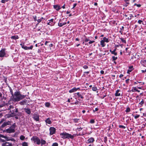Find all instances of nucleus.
<instances>
[{"label": "nucleus", "instance_id": "24", "mask_svg": "<svg viewBox=\"0 0 146 146\" xmlns=\"http://www.w3.org/2000/svg\"><path fill=\"white\" fill-rule=\"evenodd\" d=\"M53 19H50L49 21V22L48 23V25H53Z\"/></svg>", "mask_w": 146, "mask_h": 146}, {"label": "nucleus", "instance_id": "39", "mask_svg": "<svg viewBox=\"0 0 146 146\" xmlns=\"http://www.w3.org/2000/svg\"><path fill=\"white\" fill-rule=\"evenodd\" d=\"M112 58L113 61H114L116 60L117 58V57L113 56L112 57Z\"/></svg>", "mask_w": 146, "mask_h": 146}, {"label": "nucleus", "instance_id": "16", "mask_svg": "<svg viewBox=\"0 0 146 146\" xmlns=\"http://www.w3.org/2000/svg\"><path fill=\"white\" fill-rule=\"evenodd\" d=\"M53 7L56 10L58 11L61 8L58 5H55L53 6Z\"/></svg>", "mask_w": 146, "mask_h": 146}, {"label": "nucleus", "instance_id": "28", "mask_svg": "<svg viewBox=\"0 0 146 146\" xmlns=\"http://www.w3.org/2000/svg\"><path fill=\"white\" fill-rule=\"evenodd\" d=\"M92 90L94 91H96L97 90V88L96 86H94L92 88Z\"/></svg>", "mask_w": 146, "mask_h": 146}, {"label": "nucleus", "instance_id": "26", "mask_svg": "<svg viewBox=\"0 0 146 146\" xmlns=\"http://www.w3.org/2000/svg\"><path fill=\"white\" fill-rule=\"evenodd\" d=\"M141 63L144 66H145V65L146 64V60H141Z\"/></svg>", "mask_w": 146, "mask_h": 146}, {"label": "nucleus", "instance_id": "60", "mask_svg": "<svg viewBox=\"0 0 146 146\" xmlns=\"http://www.w3.org/2000/svg\"><path fill=\"white\" fill-rule=\"evenodd\" d=\"M53 45V44L52 43H51L49 44V46L50 47H51Z\"/></svg>", "mask_w": 146, "mask_h": 146}, {"label": "nucleus", "instance_id": "37", "mask_svg": "<svg viewBox=\"0 0 146 146\" xmlns=\"http://www.w3.org/2000/svg\"><path fill=\"white\" fill-rule=\"evenodd\" d=\"M50 103L46 102L45 104V105L46 107H49L50 106Z\"/></svg>", "mask_w": 146, "mask_h": 146}, {"label": "nucleus", "instance_id": "53", "mask_svg": "<svg viewBox=\"0 0 146 146\" xmlns=\"http://www.w3.org/2000/svg\"><path fill=\"white\" fill-rule=\"evenodd\" d=\"M77 95L79 97H80L82 95L81 94H80L79 92H78L76 93Z\"/></svg>", "mask_w": 146, "mask_h": 146}, {"label": "nucleus", "instance_id": "33", "mask_svg": "<svg viewBox=\"0 0 146 146\" xmlns=\"http://www.w3.org/2000/svg\"><path fill=\"white\" fill-rule=\"evenodd\" d=\"M42 19H43V18L42 17L40 19H38L37 20L38 22V23L36 24V25H37L38 24V23H40L42 21Z\"/></svg>", "mask_w": 146, "mask_h": 146}, {"label": "nucleus", "instance_id": "19", "mask_svg": "<svg viewBox=\"0 0 146 146\" xmlns=\"http://www.w3.org/2000/svg\"><path fill=\"white\" fill-rule=\"evenodd\" d=\"M11 38L12 39L17 40L19 38V37L17 35L13 36L11 37Z\"/></svg>", "mask_w": 146, "mask_h": 146}, {"label": "nucleus", "instance_id": "25", "mask_svg": "<svg viewBox=\"0 0 146 146\" xmlns=\"http://www.w3.org/2000/svg\"><path fill=\"white\" fill-rule=\"evenodd\" d=\"M66 22H64V23H60L59 22L58 24V25L60 27H62L63 25L66 24Z\"/></svg>", "mask_w": 146, "mask_h": 146}, {"label": "nucleus", "instance_id": "31", "mask_svg": "<svg viewBox=\"0 0 146 146\" xmlns=\"http://www.w3.org/2000/svg\"><path fill=\"white\" fill-rule=\"evenodd\" d=\"M120 39L122 41V42H123L125 43H126V40L124 38H120Z\"/></svg>", "mask_w": 146, "mask_h": 146}, {"label": "nucleus", "instance_id": "27", "mask_svg": "<svg viewBox=\"0 0 146 146\" xmlns=\"http://www.w3.org/2000/svg\"><path fill=\"white\" fill-rule=\"evenodd\" d=\"M22 146H28V143L27 142H24L22 144Z\"/></svg>", "mask_w": 146, "mask_h": 146}, {"label": "nucleus", "instance_id": "6", "mask_svg": "<svg viewBox=\"0 0 146 146\" xmlns=\"http://www.w3.org/2000/svg\"><path fill=\"white\" fill-rule=\"evenodd\" d=\"M56 129L54 127H51L50 128V135H52L56 132Z\"/></svg>", "mask_w": 146, "mask_h": 146}, {"label": "nucleus", "instance_id": "59", "mask_svg": "<svg viewBox=\"0 0 146 146\" xmlns=\"http://www.w3.org/2000/svg\"><path fill=\"white\" fill-rule=\"evenodd\" d=\"M129 79H127L125 80V82L127 83H128L129 82Z\"/></svg>", "mask_w": 146, "mask_h": 146}, {"label": "nucleus", "instance_id": "43", "mask_svg": "<svg viewBox=\"0 0 146 146\" xmlns=\"http://www.w3.org/2000/svg\"><path fill=\"white\" fill-rule=\"evenodd\" d=\"M10 92L11 93V94L12 95V96H11V98H12V97L13 96V95H14V94H13V91H12V90L11 89V90H10Z\"/></svg>", "mask_w": 146, "mask_h": 146}, {"label": "nucleus", "instance_id": "3", "mask_svg": "<svg viewBox=\"0 0 146 146\" xmlns=\"http://www.w3.org/2000/svg\"><path fill=\"white\" fill-rule=\"evenodd\" d=\"M61 137L63 139H68L70 138L73 139L74 137V135H72L70 134L67 133L65 132H63L62 133H61L60 134Z\"/></svg>", "mask_w": 146, "mask_h": 146}, {"label": "nucleus", "instance_id": "12", "mask_svg": "<svg viewBox=\"0 0 146 146\" xmlns=\"http://www.w3.org/2000/svg\"><path fill=\"white\" fill-rule=\"evenodd\" d=\"M4 132H6L8 133H11L14 132L15 131H13V129H10L9 128L4 130Z\"/></svg>", "mask_w": 146, "mask_h": 146}, {"label": "nucleus", "instance_id": "18", "mask_svg": "<svg viewBox=\"0 0 146 146\" xmlns=\"http://www.w3.org/2000/svg\"><path fill=\"white\" fill-rule=\"evenodd\" d=\"M27 102V100H24L21 102H20L19 103L21 105H25Z\"/></svg>", "mask_w": 146, "mask_h": 146}, {"label": "nucleus", "instance_id": "48", "mask_svg": "<svg viewBox=\"0 0 146 146\" xmlns=\"http://www.w3.org/2000/svg\"><path fill=\"white\" fill-rule=\"evenodd\" d=\"M33 48V46L32 45L30 47H28V50L32 49Z\"/></svg>", "mask_w": 146, "mask_h": 146}, {"label": "nucleus", "instance_id": "38", "mask_svg": "<svg viewBox=\"0 0 146 146\" xmlns=\"http://www.w3.org/2000/svg\"><path fill=\"white\" fill-rule=\"evenodd\" d=\"M130 111V108H129L128 107L126 108L125 111L126 112H129V111Z\"/></svg>", "mask_w": 146, "mask_h": 146}, {"label": "nucleus", "instance_id": "55", "mask_svg": "<svg viewBox=\"0 0 146 146\" xmlns=\"http://www.w3.org/2000/svg\"><path fill=\"white\" fill-rule=\"evenodd\" d=\"M1 137H0V140L2 142H5V141L3 139H2L1 138Z\"/></svg>", "mask_w": 146, "mask_h": 146}, {"label": "nucleus", "instance_id": "61", "mask_svg": "<svg viewBox=\"0 0 146 146\" xmlns=\"http://www.w3.org/2000/svg\"><path fill=\"white\" fill-rule=\"evenodd\" d=\"M76 3L74 4L73 5V7L72 8H74L76 6Z\"/></svg>", "mask_w": 146, "mask_h": 146}, {"label": "nucleus", "instance_id": "58", "mask_svg": "<svg viewBox=\"0 0 146 146\" xmlns=\"http://www.w3.org/2000/svg\"><path fill=\"white\" fill-rule=\"evenodd\" d=\"M134 58H136V57H135V56H134V55H133V56H132L131 57V59H133Z\"/></svg>", "mask_w": 146, "mask_h": 146}, {"label": "nucleus", "instance_id": "45", "mask_svg": "<svg viewBox=\"0 0 146 146\" xmlns=\"http://www.w3.org/2000/svg\"><path fill=\"white\" fill-rule=\"evenodd\" d=\"M9 0H1V2L3 3H5V2Z\"/></svg>", "mask_w": 146, "mask_h": 146}, {"label": "nucleus", "instance_id": "47", "mask_svg": "<svg viewBox=\"0 0 146 146\" xmlns=\"http://www.w3.org/2000/svg\"><path fill=\"white\" fill-rule=\"evenodd\" d=\"M83 68L85 69H86L88 68V67L87 65H85L83 66Z\"/></svg>", "mask_w": 146, "mask_h": 146}, {"label": "nucleus", "instance_id": "63", "mask_svg": "<svg viewBox=\"0 0 146 146\" xmlns=\"http://www.w3.org/2000/svg\"><path fill=\"white\" fill-rule=\"evenodd\" d=\"M98 110V108H96L95 109V110H94V111H97Z\"/></svg>", "mask_w": 146, "mask_h": 146}, {"label": "nucleus", "instance_id": "54", "mask_svg": "<svg viewBox=\"0 0 146 146\" xmlns=\"http://www.w3.org/2000/svg\"><path fill=\"white\" fill-rule=\"evenodd\" d=\"M85 41L86 42H87L89 41V38H86L85 39Z\"/></svg>", "mask_w": 146, "mask_h": 146}, {"label": "nucleus", "instance_id": "5", "mask_svg": "<svg viewBox=\"0 0 146 146\" xmlns=\"http://www.w3.org/2000/svg\"><path fill=\"white\" fill-rule=\"evenodd\" d=\"M109 42V40L108 38H107L106 37H104L103 38V40H101L100 42V45L102 47H104L106 45L105 42Z\"/></svg>", "mask_w": 146, "mask_h": 146}, {"label": "nucleus", "instance_id": "52", "mask_svg": "<svg viewBox=\"0 0 146 146\" xmlns=\"http://www.w3.org/2000/svg\"><path fill=\"white\" fill-rule=\"evenodd\" d=\"M94 42V41L90 40V41L88 43L89 44H92V43H93Z\"/></svg>", "mask_w": 146, "mask_h": 146}, {"label": "nucleus", "instance_id": "10", "mask_svg": "<svg viewBox=\"0 0 146 146\" xmlns=\"http://www.w3.org/2000/svg\"><path fill=\"white\" fill-rule=\"evenodd\" d=\"M33 118L36 121H38L39 120V115L37 114H34Z\"/></svg>", "mask_w": 146, "mask_h": 146}, {"label": "nucleus", "instance_id": "46", "mask_svg": "<svg viewBox=\"0 0 146 146\" xmlns=\"http://www.w3.org/2000/svg\"><path fill=\"white\" fill-rule=\"evenodd\" d=\"M79 119H73V121L75 122L76 123L79 120Z\"/></svg>", "mask_w": 146, "mask_h": 146}, {"label": "nucleus", "instance_id": "23", "mask_svg": "<svg viewBox=\"0 0 146 146\" xmlns=\"http://www.w3.org/2000/svg\"><path fill=\"white\" fill-rule=\"evenodd\" d=\"M41 145V146H42L43 145L45 144L46 143V141L45 140L41 139L40 141Z\"/></svg>", "mask_w": 146, "mask_h": 146}, {"label": "nucleus", "instance_id": "14", "mask_svg": "<svg viewBox=\"0 0 146 146\" xmlns=\"http://www.w3.org/2000/svg\"><path fill=\"white\" fill-rule=\"evenodd\" d=\"M79 88H76L75 87H74L69 91V92L70 93L74 92L76 91L78 89H79Z\"/></svg>", "mask_w": 146, "mask_h": 146}, {"label": "nucleus", "instance_id": "13", "mask_svg": "<svg viewBox=\"0 0 146 146\" xmlns=\"http://www.w3.org/2000/svg\"><path fill=\"white\" fill-rule=\"evenodd\" d=\"M12 144L9 142H6L3 143L2 145V146H12Z\"/></svg>", "mask_w": 146, "mask_h": 146}, {"label": "nucleus", "instance_id": "36", "mask_svg": "<svg viewBox=\"0 0 146 146\" xmlns=\"http://www.w3.org/2000/svg\"><path fill=\"white\" fill-rule=\"evenodd\" d=\"M83 128L81 127L80 128H77L76 129V131H80Z\"/></svg>", "mask_w": 146, "mask_h": 146}, {"label": "nucleus", "instance_id": "35", "mask_svg": "<svg viewBox=\"0 0 146 146\" xmlns=\"http://www.w3.org/2000/svg\"><path fill=\"white\" fill-rule=\"evenodd\" d=\"M119 128H121L124 129H125L126 128L125 126H124L122 125H119Z\"/></svg>", "mask_w": 146, "mask_h": 146}, {"label": "nucleus", "instance_id": "21", "mask_svg": "<svg viewBox=\"0 0 146 146\" xmlns=\"http://www.w3.org/2000/svg\"><path fill=\"white\" fill-rule=\"evenodd\" d=\"M129 69L127 71V73H129V72H131V71L133 70V66H131L129 67Z\"/></svg>", "mask_w": 146, "mask_h": 146}, {"label": "nucleus", "instance_id": "9", "mask_svg": "<svg viewBox=\"0 0 146 146\" xmlns=\"http://www.w3.org/2000/svg\"><path fill=\"white\" fill-rule=\"evenodd\" d=\"M5 51V49H2L0 51V57H3L6 55Z\"/></svg>", "mask_w": 146, "mask_h": 146}, {"label": "nucleus", "instance_id": "17", "mask_svg": "<svg viewBox=\"0 0 146 146\" xmlns=\"http://www.w3.org/2000/svg\"><path fill=\"white\" fill-rule=\"evenodd\" d=\"M24 109L25 110V112L27 114H31V111L30 109L25 108Z\"/></svg>", "mask_w": 146, "mask_h": 146}, {"label": "nucleus", "instance_id": "8", "mask_svg": "<svg viewBox=\"0 0 146 146\" xmlns=\"http://www.w3.org/2000/svg\"><path fill=\"white\" fill-rule=\"evenodd\" d=\"M0 137H2L5 138L6 141H9L10 140L13 141L14 140L13 138H10L8 137L4 136L1 134H0Z\"/></svg>", "mask_w": 146, "mask_h": 146}, {"label": "nucleus", "instance_id": "42", "mask_svg": "<svg viewBox=\"0 0 146 146\" xmlns=\"http://www.w3.org/2000/svg\"><path fill=\"white\" fill-rule=\"evenodd\" d=\"M58 144L57 143H53L52 145V146H58Z\"/></svg>", "mask_w": 146, "mask_h": 146}, {"label": "nucleus", "instance_id": "51", "mask_svg": "<svg viewBox=\"0 0 146 146\" xmlns=\"http://www.w3.org/2000/svg\"><path fill=\"white\" fill-rule=\"evenodd\" d=\"M33 18L35 21H36L37 20L36 16H34Z\"/></svg>", "mask_w": 146, "mask_h": 146}, {"label": "nucleus", "instance_id": "44", "mask_svg": "<svg viewBox=\"0 0 146 146\" xmlns=\"http://www.w3.org/2000/svg\"><path fill=\"white\" fill-rule=\"evenodd\" d=\"M24 43L23 42L22 43L20 44V45L21 46V47L24 48Z\"/></svg>", "mask_w": 146, "mask_h": 146}, {"label": "nucleus", "instance_id": "34", "mask_svg": "<svg viewBox=\"0 0 146 146\" xmlns=\"http://www.w3.org/2000/svg\"><path fill=\"white\" fill-rule=\"evenodd\" d=\"M143 21H142L141 20H139L138 22H137V23L139 24H143V25H144V24H143Z\"/></svg>", "mask_w": 146, "mask_h": 146}, {"label": "nucleus", "instance_id": "62", "mask_svg": "<svg viewBox=\"0 0 146 146\" xmlns=\"http://www.w3.org/2000/svg\"><path fill=\"white\" fill-rule=\"evenodd\" d=\"M100 73L102 74H103L104 73V72L103 70H101L100 71Z\"/></svg>", "mask_w": 146, "mask_h": 146}, {"label": "nucleus", "instance_id": "56", "mask_svg": "<svg viewBox=\"0 0 146 146\" xmlns=\"http://www.w3.org/2000/svg\"><path fill=\"white\" fill-rule=\"evenodd\" d=\"M78 101L77 100L75 102L74 104L76 105H78Z\"/></svg>", "mask_w": 146, "mask_h": 146}, {"label": "nucleus", "instance_id": "32", "mask_svg": "<svg viewBox=\"0 0 146 146\" xmlns=\"http://www.w3.org/2000/svg\"><path fill=\"white\" fill-rule=\"evenodd\" d=\"M110 52H111V53L112 54H114V55L116 56L117 54V52H115L114 51H112L111 50H110Z\"/></svg>", "mask_w": 146, "mask_h": 146}, {"label": "nucleus", "instance_id": "20", "mask_svg": "<svg viewBox=\"0 0 146 146\" xmlns=\"http://www.w3.org/2000/svg\"><path fill=\"white\" fill-rule=\"evenodd\" d=\"M120 90H117L116 91V92L115 94V96H119L121 95L120 93H119V92Z\"/></svg>", "mask_w": 146, "mask_h": 146}, {"label": "nucleus", "instance_id": "4", "mask_svg": "<svg viewBox=\"0 0 146 146\" xmlns=\"http://www.w3.org/2000/svg\"><path fill=\"white\" fill-rule=\"evenodd\" d=\"M31 140L33 142L36 143L38 145H39L40 143V140L39 138L36 136H34L31 138Z\"/></svg>", "mask_w": 146, "mask_h": 146}, {"label": "nucleus", "instance_id": "7", "mask_svg": "<svg viewBox=\"0 0 146 146\" xmlns=\"http://www.w3.org/2000/svg\"><path fill=\"white\" fill-rule=\"evenodd\" d=\"M11 122L9 121H8L7 122H5L3 123L2 124V125L0 126V128H3L5 127L6 126L10 125L11 124Z\"/></svg>", "mask_w": 146, "mask_h": 146}, {"label": "nucleus", "instance_id": "11", "mask_svg": "<svg viewBox=\"0 0 146 146\" xmlns=\"http://www.w3.org/2000/svg\"><path fill=\"white\" fill-rule=\"evenodd\" d=\"M95 140L94 139L93 137H91L86 142V143L88 144L92 143Z\"/></svg>", "mask_w": 146, "mask_h": 146}, {"label": "nucleus", "instance_id": "15", "mask_svg": "<svg viewBox=\"0 0 146 146\" xmlns=\"http://www.w3.org/2000/svg\"><path fill=\"white\" fill-rule=\"evenodd\" d=\"M16 126V124L15 123L11 125L9 128L10 129H13V131H15V129Z\"/></svg>", "mask_w": 146, "mask_h": 146}, {"label": "nucleus", "instance_id": "1", "mask_svg": "<svg viewBox=\"0 0 146 146\" xmlns=\"http://www.w3.org/2000/svg\"><path fill=\"white\" fill-rule=\"evenodd\" d=\"M8 110H9L10 112L11 113L10 114L8 115L7 117L8 118L14 117L18 115V109L12 105H10Z\"/></svg>", "mask_w": 146, "mask_h": 146}, {"label": "nucleus", "instance_id": "49", "mask_svg": "<svg viewBox=\"0 0 146 146\" xmlns=\"http://www.w3.org/2000/svg\"><path fill=\"white\" fill-rule=\"evenodd\" d=\"M95 122V121L94 119H91L90 121V123H94Z\"/></svg>", "mask_w": 146, "mask_h": 146}, {"label": "nucleus", "instance_id": "41", "mask_svg": "<svg viewBox=\"0 0 146 146\" xmlns=\"http://www.w3.org/2000/svg\"><path fill=\"white\" fill-rule=\"evenodd\" d=\"M144 103V100L143 99H142V101L139 103V104L142 105Z\"/></svg>", "mask_w": 146, "mask_h": 146}, {"label": "nucleus", "instance_id": "50", "mask_svg": "<svg viewBox=\"0 0 146 146\" xmlns=\"http://www.w3.org/2000/svg\"><path fill=\"white\" fill-rule=\"evenodd\" d=\"M81 135L80 134H74L73 135H74V137H75L76 136H78V135Z\"/></svg>", "mask_w": 146, "mask_h": 146}, {"label": "nucleus", "instance_id": "30", "mask_svg": "<svg viewBox=\"0 0 146 146\" xmlns=\"http://www.w3.org/2000/svg\"><path fill=\"white\" fill-rule=\"evenodd\" d=\"M137 90V88L136 87H133L131 91L133 92H134L135 91H136Z\"/></svg>", "mask_w": 146, "mask_h": 146}, {"label": "nucleus", "instance_id": "57", "mask_svg": "<svg viewBox=\"0 0 146 146\" xmlns=\"http://www.w3.org/2000/svg\"><path fill=\"white\" fill-rule=\"evenodd\" d=\"M23 49L25 50H28V47H27L26 46H25Z\"/></svg>", "mask_w": 146, "mask_h": 146}, {"label": "nucleus", "instance_id": "29", "mask_svg": "<svg viewBox=\"0 0 146 146\" xmlns=\"http://www.w3.org/2000/svg\"><path fill=\"white\" fill-rule=\"evenodd\" d=\"M25 137L23 135H21L20 136V139L22 140H23L25 139Z\"/></svg>", "mask_w": 146, "mask_h": 146}, {"label": "nucleus", "instance_id": "2", "mask_svg": "<svg viewBox=\"0 0 146 146\" xmlns=\"http://www.w3.org/2000/svg\"><path fill=\"white\" fill-rule=\"evenodd\" d=\"M26 95H22L19 92H16L12 97V100L14 102H18L24 98Z\"/></svg>", "mask_w": 146, "mask_h": 146}, {"label": "nucleus", "instance_id": "40", "mask_svg": "<svg viewBox=\"0 0 146 146\" xmlns=\"http://www.w3.org/2000/svg\"><path fill=\"white\" fill-rule=\"evenodd\" d=\"M133 115V116L134 117V118L135 119H137V118H139L140 116V115H137L135 116H134L133 115Z\"/></svg>", "mask_w": 146, "mask_h": 146}, {"label": "nucleus", "instance_id": "22", "mask_svg": "<svg viewBox=\"0 0 146 146\" xmlns=\"http://www.w3.org/2000/svg\"><path fill=\"white\" fill-rule=\"evenodd\" d=\"M45 122L48 124H51L52 123V121L50 120L49 118H48L46 119L45 120Z\"/></svg>", "mask_w": 146, "mask_h": 146}, {"label": "nucleus", "instance_id": "64", "mask_svg": "<svg viewBox=\"0 0 146 146\" xmlns=\"http://www.w3.org/2000/svg\"><path fill=\"white\" fill-rule=\"evenodd\" d=\"M136 6L138 7H140L141 6V5L140 4H137Z\"/></svg>", "mask_w": 146, "mask_h": 146}]
</instances>
